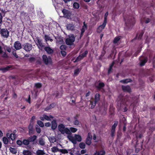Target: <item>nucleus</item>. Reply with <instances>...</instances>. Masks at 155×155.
<instances>
[{
  "label": "nucleus",
  "mask_w": 155,
  "mask_h": 155,
  "mask_svg": "<svg viewBox=\"0 0 155 155\" xmlns=\"http://www.w3.org/2000/svg\"><path fill=\"white\" fill-rule=\"evenodd\" d=\"M124 19L125 21L126 28L128 30L132 29L135 23V20L134 18L132 16H129L126 20L124 17Z\"/></svg>",
  "instance_id": "obj_1"
},
{
  "label": "nucleus",
  "mask_w": 155,
  "mask_h": 155,
  "mask_svg": "<svg viewBox=\"0 0 155 155\" xmlns=\"http://www.w3.org/2000/svg\"><path fill=\"white\" fill-rule=\"evenodd\" d=\"M128 98L127 97H125L121 95H120L117 98L118 105L121 106L123 105H128Z\"/></svg>",
  "instance_id": "obj_2"
},
{
  "label": "nucleus",
  "mask_w": 155,
  "mask_h": 155,
  "mask_svg": "<svg viewBox=\"0 0 155 155\" xmlns=\"http://www.w3.org/2000/svg\"><path fill=\"white\" fill-rule=\"evenodd\" d=\"M58 130L62 134L66 133L67 134H71L69 129L67 127H65L64 125L63 124H59L58 127Z\"/></svg>",
  "instance_id": "obj_3"
},
{
  "label": "nucleus",
  "mask_w": 155,
  "mask_h": 155,
  "mask_svg": "<svg viewBox=\"0 0 155 155\" xmlns=\"http://www.w3.org/2000/svg\"><path fill=\"white\" fill-rule=\"evenodd\" d=\"M37 137L36 135H34L29 137L27 139H23L22 141L23 147H24V145L28 146L31 142H33V144H35V141Z\"/></svg>",
  "instance_id": "obj_4"
},
{
  "label": "nucleus",
  "mask_w": 155,
  "mask_h": 155,
  "mask_svg": "<svg viewBox=\"0 0 155 155\" xmlns=\"http://www.w3.org/2000/svg\"><path fill=\"white\" fill-rule=\"evenodd\" d=\"M75 37L73 34H71L68 35V38L66 39L65 41L67 45L71 46L73 45Z\"/></svg>",
  "instance_id": "obj_5"
},
{
  "label": "nucleus",
  "mask_w": 155,
  "mask_h": 155,
  "mask_svg": "<svg viewBox=\"0 0 155 155\" xmlns=\"http://www.w3.org/2000/svg\"><path fill=\"white\" fill-rule=\"evenodd\" d=\"M42 60L46 65L51 64L52 63V59L50 57H47L46 55H43L42 57Z\"/></svg>",
  "instance_id": "obj_6"
},
{
  "label": "nucleus",
  "mask_w": 155,
  "mask_h": 155,
  "mask_svg": "<svg viewBox=\"0 0 155 155\" xmlns=\"http://www.w3.org/2000/svg\"><path fill=\"white\" fill-rule=\"evenodd\" d=\"M23 48L26 51H29L32 48V45L31 44L26 43L22 45Z\"/></svg>",
  "instance_id": "obj_7"
},
{
  "label": "nucleus",
  "mask_w": 155,
  "mask_h": 155,
  "mask_svg": "<svg viewBox=\"0 0 155 155\" xmlns=\"http://www.w3.org/2000/svg\"><path fill=\"white\" fill-rule=\"evenodd\" d=\"M118 121H116L114 122V124L112 126L111 128V135L112 137L114 136V133L115 132V129L118 124Z\"/></svg>",
  "instance_id": "obj_8"
},
{
  "label": "nucleus",
  "mask_w": 155,
  "mask_h": 155,
  "mask_svg": "<svg viewBox=\"0 0 155 155\" xmlns=\"http://www.w3.org/2000/svg\"><path fill=\"white\" fill-rule=\"evenodd\" d=\"M36 41L37 42L36 45L38 48L41 50H42L44 47V45L42 42V40L38 38Z\"/></svg>",
  "instance_id": "obj_9"
},
{
  "label": "nucleus",
  "mask_w": 155,
  "mask_h": 155,
  "mask_svg": "<svg viewBox=\"0 0 155 155\" xmlns=\"http://www.w3.org/2000/svg\"><path fill=\"white\" fill-rule=\"evenodd\" d=\"M79 114H77L74 117V120L73 121V124L74 125L79 126L80 124V122L78 120Z\"/></svg>",
  "instance_id": "obj_10"
},
{
  "label": "nucleus",
  "mask_w": 155,
  "mask_h": 155,
  "mask_svg": "<svg viewBox=\"0 0 155 155\" xmlns=\"http://www.w3.org/2000/svg\"><path fill=\"white\" fill-rule=\"evenodd\" d=\"M1 33L2 36L5 38H7L9 35V32L7 29H2L1 30Z\"/></svg>",
  "instance_id": "obj_11"
},
{
  "label": "nucleus",
  "mask_w": 155,
  "mask_h": 155,
  "mask_svg": "<svg viewBox=\"0 0 155 155\" xmlns=\"http://www.w3.org/2000/svg\"><path fill=\"white\" fill-rule=\"evenodd\" d=\"M107 23L104 21L102 25H100L97 28V31L99 33L101 32L105 28Z\"/></svg>",
  "instance_id": "obj_12"
},
{
  "label": "nucleus",
  "mask_w": 155,
  "mask_h": 155,
  "mask_svg": "<svg viewBox=\"0 0 155 155\" xmlns=\"http://www.w3.org/2000/svg\"><path fill=\"white\" fill-rule=\"evenodd\" d=\"M122 89L124 92H126L129 93H130L131 92V89L129 85H127L126 86L122 85Z\"/></svg>",
  "instance_id": "obj_13"
},
{
  "label": "nucleus",
  "mask_w": 155,
  "mask_h": 155,
  "mask_svg": "<svg viewBox=\"0 0 155 155\" xmlns=\"http://www.w3.org/2000/svg\"><path fill=\"white\" fill-rule=\"evenodd\" d=\"M62 12L63 13L64 16L65 18H68L70 17L71 13L68 10L63 9L62 11Z\"/></svg>",
  "instance_id": "obj_14"
},
{
  "label": "nucleus",
  "mask_w": 155,
  "mask_h": 155,
  "mask_svg": "<svg viewBox=\"0 0 155 155\" xmlns=\"http://www.w3.org/2000/svg\"><path fill=\"white\" fill-rule=\"evenodd\" d=\"M14 47L17 50H19L22 48V46L21 43L18 41H16L15 42Z\"/></svg>",
  "instance_id": "obj_15"
},
{
  "label": "nucleus",
  "mask_w": 155,
  "mask_h": 155,
  "mask_svg": "<svg viewBox=\"0 0 155 155\" xmlns=\"http://www.w3.org/2000/svg\"><path fill=\"white\" fill-rule=\"evenodd\" d=\"M42 121H44L45 120L48 121H51V120L50 118V117L48 115L43 114L42 116H41L39 118Z\"/></svg>",
  "instance_id": "obj_16"
},
{
  "label": "nucleus",
  "mask_w": 155,
  "mask_h": 155,
  "mask_svg": "<svg viewBox=\"0 0 155 155\" xmlns=\"http://www.w3.org/2000/svg\"><path fill=\"white\" fill-rule=\"evenodd\" d=\"M44 49L48 54H52L54 52L53 50L50 47H46L44 48Z\"/></svg>",
  "instance_id": "obj_17"
},
{
  "label": "nucleus",
  "mask_w": 155,
  "mask_h": 155,
  "mask_svg": "<svg viewBox=\"0 0 155 155\" xmlns=\"http://www.w3.org/2000/svg\"><path fill=\"white\" fill-rule=\"evenodd\" d=\"M57 126L56 120H53L51 122V128L52 130H54L56 129Z\"/></svg>",
  "instance_id": "obj_18"
},
{
  "label": "nucleus",
  "mask_w": 155,
  "mask_h": 155,
  "mask_svg": "<svg viewBox=\"0 0 155 155\" xmlns=\"http://www.w3.org/2000/svg\"><path fill=\"white\" fill-rule=\"evenodd\" d=\"M67 137L68 140L71 141L74 144H76V142L74 140V137L71 135V134L68 135L67 136Z\"/></svg>",
  "instance_id": "obj_19"
},
{
  "label": "nucleus",
  "mask_w": 155,
  "mask_h": 155,
  "mask_svg": "<svg viewBox=\"0 0 155 155\" xmlns=\"http://www.w3.org/2000/svg\"><path fill=\"white\" fill-rule=\"evenodd\" d=\"M29 130V135L32 134H34V130L33 128V125L30 124L28 126Z\"/></svg>",
  "instance_id": "obj_20"
},
{
  "label": "nucleus",
  "mask_w": 155,
  "mask_h": 155,
  "mask_svg": "<svg viewBox=\"0 0 155 155\" xmlns=\"http://www.w3.org/2000/svg\"><path fill=\"white\" fill-rule=\"evenodd\" d=\"M104 84L103 82H101L99 83L98 85L96 86V87L97 90H100L103 87H104Z\"/></svg>",
  "instance_id": "obj_21"
},
{
  "label": "nucleus",
  "mask_w": 155,
  "mask_h": 155,
  "mask_svg": "<svg viewBox=\"0 0 155 155\" xmlns=\"http://www.w3.org/2000/svg\"><path fill=\"white\" fill-rule=\"evenodd\" d=\"M74 140H75L76 142H77V141L78 142H81L82 140V138L81 136L78 135V134H75L74 135Z\"/></svg>",
  "instance_id": "obj_22"
},
{
  "label": "nucleus",
  "mask_w": 155,
  "mask_h": 155,
  "mask_svg": "<svg viewBox=\"0 0 155 155\" xmlns=\"http://www.w3.org/2000/svg\"><path fill=\"white\" fill-rule=\"evenodd\" d=\"M67 29L70 30H74L75 28L73 24H69L67 25Z\"/></svg>",
  "instance_id": "obj_23"
},
{
  "label": "nucleus",
  "mask_w": 155,
  "mask_h": 155,
  "mask_svg": "<svg viewBox=\"0 0 155 155\" xmlns=\"http://www.w3.org/2000/svg\"><path fill=\"white\" fill-rule=\"evenodd\" d=\"M148 59L147 57H145L143 59L140 61V65L141 66H143L147 62Z\"/></svg>",
  "instance_id": "obj_24"
},
{
  "label": "nucleus",
  "mask_w": 155,
  "mask_h": 155,
  "mask_svg": "<svg viewBox=\"0 0 155 155\" xmlns=\"http://www.w3.org/2000/svg\"><path fill=\"white\" fill-rule=\"evenodd\" d=\"M132 80L130 78H127L121 80L120 81V82L123 84H127L129 82H132Z\"/></svg>",
  "instance_id": "obj_25"
},
{
  "label": "nucleus",
  "mask_w": 155,
  "mask_h": 155,
  "mask_svg": "<svg viewBox=\"0 0 155 155\" xmlns=\"http://www.w3.org/2000/svg\"><path fill=\"white\" fill-rule=\"evenodd\" d=\"M44 38L45 41H49L51 42H52L53 41V40L51 39L50 37L48 35H45Z\"/></svg>",
  "instance_id": "obj_26"
},
{
  "label": "nucleus",
  "mask_w": 155,
  "mask_h": 155,
  "mask_svg": "<svg viewBox=\"0 0 155 155\" xmlns=\"http://www.w3.org/2000/svg\"><path fill=\"white\" fill-rule=\"evenodd\" d=\"M100 95L99 93H97L95 95L94 101L98 102L100 100Z\"/></svg>",
  "instance_id": "obj_27"
},
{
  "label": "nucleus",
  "mask_w": 155,
  "mask_h": 155,
  "mask_svg": "<svg viewBox=\"0 0 155 155\" xmlns=\"http://www.w3.org/2000/svg\"><path fill=\"white\" fill-rule=\"evenodd\" d=\"M143 34L144 32L142 31L140 33L137 34V37H138V39L140 40L141 39Z\"/></svg>",
  "instance_id": "obj_28"
},
{
  "label": "nucleus",
  "mask_w": 155,
  "mask_h": 155,
  "mask_svg": "<svg viewBox=\"0 0 155 155\" xmlns=\"http://www.w3.org/2000/svg\"><path fill=\"white\" fill-rule=\"evenodd\" d=\"M59 150L57 147H54L51 148V151L54 153L59 151Z\"/></svg>",
  "instance_id": "obj_29"
},
{
  "label": "nucleus",
  "mask_w": 155,
  "mask_h": 155,
  "mask_svg": "<svg viewBox=\"0 0 155 155\" xmlns=\"http://www.w3.org/2000/svg\"><path fill=\"white\" fill-rule=\"evenodd\" d=\"M120 36L116 37L113 40V43L114 44L117 43L120 40Z\"/></svg>",
  "instance_id": "obj_30"
},
{
  "label": "nucleus",
  "mask_w": 155,
  "mask_h": 155,
  "mask_svg": "<svg viewBox=\"0 0 155 155\" xmlns=\"http://www.w3.org/2000/svg\"><path fill=\"white\" fill-rule=\"evenodd\" d=\"M36 154L37 155H44L45 153L44 150H38L36 151Z\"/></svg>",
  "instance_id": "obj_31"
},
{
  "label": "nucleus",
  "mask_w": 155,
  "mask_h": 155,
  "mask_svg": "<svg viewBox=\"0 0 155 155\" xmlns=\"http://www.w3.org/2000/svg\"><path fill=\"white\" fill-rule=\"evenodd\" d=\"M97 102H96L94 101H90V104L91 105V108H94L96 105V104Z\"/></svg>",
  "instance_id": "obj_32"
},
{
  "label": "nucleus",
  "mask_w": 155,
  "mask_h": 155,
  "mask_svg": "<svg viewBox=\"0 0 155 155\" xmlns=\"http://www.w3.org/2000/svg\"><path fill=\"white\" fill-rule=\"evenodd\" d=\"M92 138H87L86 140V143L89 146L91 145V140H92Z\"/></svg>",
  "instance_id": "obj_33"
},
{
  "label": "nucleus",
  "mask_w": 155,
  "mask_h": 155,
  "mask_svg": "<svg viewBox=\"0 0 155 155\" xmlns=\"http://www.w3.org/2000/svg\"><path fill=\"white\" fill-rule=\"evenodd\" d=\"M24 155H31V152L28 150H24L23 152Z\"/></svg>",
  "instance_id": "obj_34"
},
{
  "label": "nucleus",
  "mask_w": 155,
  "mask_h": 155,
  "mask_svg": "<svg viewBox=\"0 0 155 155\" xmlns=\"http://www.w3.org/2000/svg\"><path fill=\"white\" fill-rule=\"evenodd\" d=\"M83 58L79 55L76 59L74 61V63H76L82 60Z\"/></svg>",
  "instance_id": "obj_35"
},
{
  "label": "nucleus",
  "mask_w": 155,
  "mask_h": 155,
  "mask_svg": "<svg viewBox=\"0 0 155 155\" xmlns=\"http://www.w3.org/2000/svg\"><path fill=\"white\" fill-rule=\"evenodd\" d=\"M39 143L41 146H44L45 144V142L42 138H41L39 139Z\"/></svg>",
  "instance_id": "obj_36"
},
{
  "label": "nucleus",
  "mask_w": 155,
  "mask_h": 155,
  "mask_svg": "<svg viewBox=\"0 0 155 155\" xmlns=\"http://www.w3.org/2000/svg\"><path fill=\"white\" fill-rule=\"evenodd\" d=\"M10 67L8 66L6 67L0 68V70L2 71L3 72H5L9 70Z\"/></svg>",
  "instance_id": "obj_37"
},
{
  "label": "nucleus",
  "mask_w": 155,
  "mask_h": 155,
  "mask_svg": "<svg viewBox=\"0 0 155 155\" xmlns=\"http://www.w3.org/2000/svg\"><path fill=\"white\" fill-rule=\"evenodd\" d=\"M81 70V69L79 68H77L75 69L74 71V74L75 76H77L79 72Z\"/></svg>",
  "instance_id": "obj_38"
},
{
  "label": "nucleus",
  "mask_w": 155,
  "mask_h": 155,
  "mask_svg": "<svg viewBox=\"0 0 155 155\" xmlns=\"http://www.w3.org/2000/svg\"><path fill=\"white\" fill-rule=\"evenodd\" d=\"M16 137L17 135L15 134H10V139H11L12 140H15Z\"/></svg>",
  "instance_id": "obj_39"
},
{
  "label": "nucleus",
  "mask_w": 155,
  "mask_h": 155,
  "mask_svg": "<svg viewBox=\"0 0 155 155\" xmlns=\"http://www.w3.org/2000/svg\"><path fill=\"white\" fill-rule=\"evenodd\" d=\"M73 6L74 8L78 9L79 8L80 5L78 3L75 2L73 4Z\"/></svg>",
  "instance_id": "obj_40"
},
{
  "label": "nucleus",
  "mask_w": 155,
  "mask_h": 155,
  "mask_svg": "<svg viewBox=\"0 0 155 155\" xmlns=\"http://www.w3.org/2000/svg\"><path fill=\"white\" fill-rule=\"evenodd\" d=\"M88 53V51H87L86 50L82 54H80V55L83 58L86 57Z\"/></svg>",
  "instance_id": "obj_41"
},
{
  "label": "nucleus",
  "mask_w": 155,
  "mask_h": 155,
  "mask_svg": "<svg viewBox=\"0 0 155 155\" xmlns=\"http://www.w3.org/2000/svg\"><path fill=\"white\" fill-rule=\"evenodd\" d=\"M79 146L81 148L83 149L85 148L86 145L84 143L81 142L79 143Z\"/></svg>",
  "instance_id": "obj_42"
},
{
  "label": "nucleus",
  "mask_w": 155,
  "mask_h": 155,
  "mask_svg": "<svg viewBox=\"0 0 155 155\" xmlns=\"http://www.w3.org/2000/svg\"><path fill=\"white\" fill-rule=\"evenodd\" d=\"M37 124L41 127H43L44 124L43 122L40 120H38L37 121Z\"/></svg>",
  "instance_id": "obj_43"
},
{
  "label": "nucleus",
  "mask_w": 155,
  "mask_h": 155,
  "mask_svg": "<svg viewBox=\"0 0 155 155\" xmlns=\"http://www.w3.org/2000/svg\"><path fill=\"white\" fill-rule=\"evenodd\" d=\"M35 86L37 88H40L42 87V85L41 83H38L35 84Z\"/></svg>",
  "instance_id": "obj_44"
},
{
  "label": "nucleus",
  "mask_w": 155,
  "mask_h": 155,
  "mask_svg": "<svg viewBox=\"0 0 155 155\" xmlns=\"http://www.w3.org/2000/svg\"><path fill=\"white\" fill-rule=\"evenodd\" d=\"M69 129L71 131V132L74 133H75L78 130V129L77 128L73 127H71Z\"/></svg>",
  "instance_id": "obj_45"
},
{
  "label": "nucleus",
  "mask_w": 155,
  "mask_h": 155,
  "mask_svg": "<svg viewBox=\"0 0 155 155\" xmlns=\"http://www.w3.org/2000/svg\"><path fill=\"white\" fill-rule=\"evenodd\" d=\"M59 152L63 154L68 153V151L67 150L65 149H61L59 150Z\"/></svg>",
  "instance_id": "obj_46"
},
{
  "label": "nucleus",
  "mask_w": 155,
  "mask_h": 155,
  "mask_svg": "<svg viewBox=\"0 0 155 155\" xmlns=\"http://www.w3.org/2000/svg\"><path fill=\"white\" fill-rule=\"evenodd\" d=\"M10 152L14 154H16L17 153L16 149L10 147Z\"/></svg>",
  "instance_id": "obj_47"
},
{
  "label": "nucleus",
  "mask_w": 155,
  "mask_h": 155,
  "mask_svg": "<svg viewBox=\"0 0 155 155\" xmlns=\"http://www.w3.org/2000/svg\"><path fill=\"white\" fill-rule=\"evenodd\" d=\"M108 15V12H107L104 15V21L105 22H107V17Z\"/></svg>",
  "instance_id": "obj_48"
},
{
  "label": "nucleus",
  "mask_w": 155,
  "mask_h": 155,
  "mask_svg": "<svg viewBox=\"0 0 155 155\" xmlns=\"http://www.w3.org/2000/svg\"><path fill=\"white\" fill-rule=\"evenodd\" d=\"M49 139L50 142L51 143H54L56 141L54 137H50Z\"/></svg>",
  "instance_id": "obj_49"
},
{
  "label": "nucleus",
  "mask_w": 155,
  "mask_h": 155,
  "mask_svg": "<svg viewBox=\"0 0 155 155\" xmlns=\"http://www.w3.org/2000/svg\"><path fill=\"white\" fill-rule=\"evenodd\" d=\"M3 141L4 143L5 144H8V139L5 137H4L3 138Z\"/></svg>",
  "instance_id": "obj_50"
},
{
  "label": "nucleus",
  "mask_w": 155,
  "mask_h": 155,
  "mask_svg": "<svg viewBox=\"0 0 155 155\" xmlns=\"http://www.w3.org/2000/svg\"><path fill=\"white\" fill-rule=\"evenodd\" d=\"M16 51L14 49L13 50V51H12V53L14 56L16 58H18V56L17 55L16 52Z\"/></svg>",
  "instance_id": "obj_51"
},
{
  "label": "nucleus",
  "mask_w": 155,
  "mask_h": 155,
  "mask_svg": "<svg viewBox=\"0 0 155 155\" xmlns=\"http://www.w3.org/2000/svg\"><path fill=\"white\" fill-rule=\"evenodd\" d=\"M16 143L18 145L23 147L22 141L20 140H17Z\"/></svg>",
  "instance_id": "obj_52"
},
{
  "label": "nucleus",
  "mask_w": 155,
  "mask_h": 155,
  "mask_svg": "<svg viewBox=\"0 0 155 155\" xmlns=\"http://www.w3.org/2000/svg\"><path fill=\"white\" fill-rule=\"evenodd\" d=\"M55 95V97L56 98H60L62 96V94H60L59 92L58 91H56Z\"/></svg>",
  "instance_id": "obj_53"
},
{
  "label": "nucleus",
  "mask_w": 155,
  "mask_h": 155,
  "mask_svg": "<svg viewBox=\"0 0 155 155\" xmlns=\"http://www.w3.org/2000/svg\"><path fill=\"white\" fill-rule=\"evenodd\" d=\"M67 47L65 45H61L60 47V49L61 51H64L66 50Z\"/></svg>",
  "instance_id": "obj_54"
},
{
  "label": "nucleus",
  "mask_w": 155,
  "mask_h": 155,
  "mask_svg": "<svg viewBox=\"0 0 155 155\" xmlns=\"http://www.w3.org/2000/svg\"><path fill=\"white\" fill-rule=\"evenodd\" d=\"M35 58L33 57H31L28 58V60L31 63H32L33 62L35 61Z\"/></svg>",
  "instance_id": "obj_55"
},
{
  "label": "nucleus",
  "mask_w": 155,
  "mask_h": 155,
  "mask_svg": "<svg viewBox=\"0 0 155 155\" xmlns=\"http://www.w3.org/2000/svg\"><path fill=\"white\" fill-rule=\"evenodd\" d=\"M137 142L138 141L137 140L136 142V144L135 145V152L136 153H138V152L140 150V149L137 148Z\"/></svg>",
  "instance_id": "obj_56"
},
{
  "label": "nucleus",
  "mask_w": 155,
  "mask_h": 155,
  "mask_svg": "<svg viewBox=\"0 0 155 155\" xmlns=\"http://www.w3.org/2000/svg\"><path fill=\"white\" fill-rule=\"evenodd\" d=\"M61 53L63 57H65L66 55V52L64 51H61Z\"/></svg>",
  "instance_id": "obj_57"
},
{
  "label": "nucleus",
  "mask_w": 155,
  "mask_h": 155,
  "mask_svg": "<svg viewBox=\"0 0 155 155\" xmlns=\"http://www.w3.org/2000/svg\"><path fill=\"white\" fill-rule=\"evenodd\" d=\"M141 50V49H138L134 54V56L136 57L137 56L138 54L140 52Z\"/></svg>",
  "instance_id": "obj_58"
},
{
  "label": "nucleus",
  "mask_w": 155,
  "mask_h": 155,
  "mask_svg": "<svg viewBox=\"0 0 155 155\" xmlns=\"http://www.w3.org/2000/svg\"><path fill=\"white\" fill-rule=\"evenodd\" d=\"M56 104L55 103H54L51 104L49 106V107L51 108H53L56 106Z\"/></svg>",
  "instance_id": "obj_59"
},
{
  "label": "nucleus",
  "mask_w": 155,
  "mask_h": 155,
  "mask_svg": "<svg viewBox=\"0 0 155 155\" xmlns=\"http://www.w3.org/2000/svg\"><path fill=\"white\" fill-rule=\"evenodd\" d=\"M99 152H100V155H104L106 153L105 151L104 150H101Z\"/></svg>",
  "instance_id": "obj_60"
},
{
  "label": "nucleus",
  "mask_w": 155,
  "mask_h": 155,
  "mask_svg": "<svg viewBox=\"0 0 155 155\" xmlns=\"http://www.w3.org/2000/svg\"><path fill=\"white\" fill-rule=\"evenodd\" d=\"M36 130L38 133H40L41 132V128L39 127H36Z\"/></svg>",
  "instance_id": "obj_61"
},
{
  "label": "nucleus",
  "mask_w": 155,
  "mask_h": 155,
  "mask_svg": "<svg viewBox=\"0 0 155 155\" xmlns=\"http://www.w3.org/2000/svg\"><path fill=\"white\" fill-rule=\"evenodd\" d=\"M106 53V51L104 50H103L102 52H101V55H100V56L101 57H103V56H104V55H105V54Z\"/></svg>",
  "instance_id": "obj_62"
},
{
  "label": "nucleus",
  "mask_w": 155,
  "mask_h": 155,
  "mask_svg": "<svg viewBox=\"0 0 155 155\" xmlns=\"http://www.w3.org/2000/svg\"><path fill=\"white\" fill-rule=\"evenodd\" d=\"M149 130L150 131H153L155 130L154 127H150L149 128Z\"/></svg>",
  "instance_id": "obj_63"
},
{
  "label": "nucleus",
  "mask_w": 155,
  "mask_h": 155,
  "mask_svg": "<svg viewBox=\"0 0 155 155\" xmlns=\"http://www.w3.org/2000/svg\"><path fill=\"white\" fill-rule=\"evenodd\" d=\"M51 123L50 122H47L45 124V126L46 127H49L51 126Z\"/></svg>",
  "instance_id": "obj_64"
}]
</instances>
